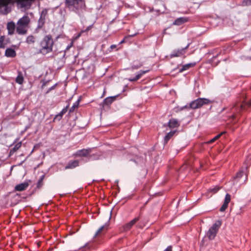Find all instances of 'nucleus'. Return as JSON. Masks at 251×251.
<instances>
[{
    "label": "nucleus",
    "mask_w": 251,
    "mask_h": 251,
    "mask_svg": "<svg viewBox=\"0 0 251 251\" xmlns=\"http://www.w3.org/2000/svg\"><path fill=\"white\" fill-rule=\"evenodd\" d=\"M240 108L242 109H245V107L244 106H243V104H242L241 106H240Z\"/></svg>",
    "instance_id": "45"
},
{
    "label": "nucleus",
    "mask_w": 251,
    "mask_h": 251,
    "mask_svg": "<svg viewBox=\"0 0 251 251\" xmlns=\"http://www.w3.org/2000/svg\"><path fill=\"white\" fill-rule=\"evenodd\" d=\"M34 37L32 36H29L27 38L26 42L28 44L33 43L34 42Z\"/></svg>",
    "instance_id": "28"
},
{
    "label": "nucleus",
    "mask_w": 251,
    "mask_h": 251,
    "mask_svg": "<svg viewBox=\"0 0 251 251\" xmlns=\"http://www.w3.org/2000/svg\"><path fill=\"white\" fill-rule=\"evenodd\" d=\"M54 87V86H53V87H51V88L49 89V90H51L52 89H53V88Z\"/></svg>",
    "instance_id": "50"
},
{
    "label": "nucleus",
    "mask_w": 251,
    "mask_h": 251,
    "mask_svg": "<svg viewBox=\"0 0 251 251\" xmlns=\"http://www.w3.org/2000/svg\"><path fill=\"white\" fill-rule=\"evenodd\" d=\"M29 21V17L27 16H25L18 21L17 25L26 27Z\"/></svg>",
    "instance_id": "6"
},
{
    "label": "nucleus",
    "mask_w": 251,
    "mask_h": 251,
    "mask_svg": "<svg viewBox=\"0 0 251 251\" xmlns=\"http://www.w3.org/2000/svg\"><path fill=\"white\" fill-rule=\"evenodd\" d=\"M136 34V33H134L133 35H128V36L125 37V38L120 43L123 44V43H125V41L126 39H127L129 37H133V36H135Z\"/></svg>",
    "instance_id": "29"
},
{
    "label": "nucleus",
    "mask_w": 251,
    "mask_h": 251,
    "mask_svg": "<svg viewBox=\"0 0 251 251\" xmlns=\"http://www.w3.org/2000/svg\"><path fill=\"white\" fill-rule=\"evenodd\" d=\"M4 37L3 36H1L0 38V48H4L3 45V42L4 41Z\"/></svg>",
    "instance_id": "32"
},
{
    "label": "nucleus",
    "mask_w": 251,
    "mask_h": 251,
    "mask_svg": "<svg viewBox=\"0 0 251 251\" xmlns=\"http://www.w3.org/2000/svg\"><path fill=\"white\" fill-rule=\"evenodd\" d=\"M196 65L195 63H189L186 65H184L182 66V68L179 70V72H182L184 70H186L188 69L189 68L193 67Z\"/></svg>",
    "instance_id": "16"
},
{
    "label": "nucleus",
    "mask_w": 251,
    "mask_h": 251,
    "mask_svg": "<svg viewBox=\"0 0 251 251\" xmlns=\"http://www.w3.org/2000/svg\"><path fill=\"white\" fill-rule=\"evenodd\" d=\"M211 102V101L205 98H199L193 101L189 104V108L196 109L201 107L204 104H207Z\"/></svg>",
    "instance_id": "3"
},
{
    "label": "nucleus",
    "mask_w": 251,
    "mask_h": 251,
    "mask_svg": "<svg viewBox=\"0 0 251 251\" xmlns=\"http://www.w3.org/2000/svg\"><path fill=\"white\" fill-rule=\"evenodd\" d=\"M216 140V139L215 138V137H214V138H213L212 139H211V140H210L209 141H208L207 142L208 144H210V143H212L214 142H215Z\"/></svg>",
    "instance_id": "39"
},
{
    "label": "nucleus",
    "mask_w": 251,
    "mask_h": 251,
    "mask_svg": "<svg viewBox=\"0 0 251 251\" xmlns=\"http://www.w3.org/2000/svg\"><path fill=\"white\" fill-rule=\"evenodd\" d=\"M221 187L216 186L214 188L209 190L210 192H212L214 193H217L220 189H221Z\"/></svg>",
    "instance_id": "27"
},
{
    "label": "nucleus",
    "mask_w": 251,
    "mask_h": 251,
    "mask_svg": "<svg viewBox=\"0 0 251 251\" xmlns=\"http://www.w3.org/2000/svg\"><path fill=\"white\" fill-rule=\"evenodd\" d=\"M245 176H246V177H245V181H246L248 180V172H246V173L245 174Z\"/></svg>",
    "instance_id": "42"
},
{
    "label": "nucleus",
    "mask_w": 251,
    "mask_h": 251,
    "mask_svg": "<svg viewBox=\"0 0 251 251\" xmlns=\"http://www.w3.org/2000/svg\"><path fill=\"white\" fill-rule=\"evenodd\" d=\"M164 251H172V246H170Z\"/></svg>",
    "instance_id": "36"
},
{
    "label": "nucleus",
    "mask_w": 251,
    "mask_h": 251,
    "mask_svg": "<svg viewBox=\"0 0 251 251\" xmlns=\"http://www.w3.org/2000/svg\"><path fill=\"white\" fill-rule=\"evenodd\" d=\"M139 220L138 218H135L130 222L125 224L123 226V227L124 231H127L130 229L133 225Z\"/></svg>",
    "instance_id": "7"
},
{
    "label": "nucleus",
    "mask_w": 251,
    "mask_h": 251,
    "mask_svg": "<svg viewBox=\"0 0 251 251\" xmlns=\"http://www.w3.org/2000/svg\"><path fill=\"white\" fill-rule=\"evenodd\" d=\"M187 19L184 17H181L177 18L175 21L174 22V25H179L181 24L186 22L187 21Z\"/></svg>",
    "instance_id": "10"
},
{
    "label": "nucleus",
    "mask_w": 251,
    "mask_h": 251,
    "mask_svg": "<svg viewBox=\"0 0 251 251\" xmlns=\"http://www.w3.org/2000/svg\"><path fill=\"white\" fill-rule=\"evenodd\" d=\"M231 200V196L229 194H226L225 197L224 203L220 209L221 212H224L228 206V204Z\"/></svg>",
    "instance_id": "5"
},
{
    "label": "nucleus",
    "mask_w": 251,
    "mask_h": 251,
    "mask_svg": "<svg viewBox=\"0 0 251 251\" xmlns=\"http://www.w3.org/2000/svg\"><path fill=\"white\" fill-rule=\"evenodd\" d=\"M91 28H92V26L91 25L87 27V28L85 30H82L81 32H87L88 30H89Z\"/></svg>",
    "instance_id": "37"
},
{
    "label": "nucleus",
    "mask_w": 251,
    "mask_h": 251,
    "mask_svg": "<svg viewBox=\"0 0 251 251\" xmlns=\"http://www.w3.org/2000/svg\"><path fill=\"white\" fill-rule=\"evenodd\" d=\"M178 122L176 120L173 119L170 121L168 126L170 128H174L177 126Z\"/></svg>",
    "instance_id": "17"
},
{
    "label": "nucleus",
    "mask_w": 251,
    "mask_h": 251,
    "mask_svg": "<svg viewBox=\"0 0 251 251\" xmlns=\"http://www.w3.org/2000/svg\"><path fill=\"white\" fill-rule=\"evenodd\" d=\"M5 55L7 57H13L16 56L15 51L12 49H7L5 50Z\"/></svg>",
    "instance_id": "12"
},
{
    "label": "nucleus",
    "mask_w": 251,
    "mask_h": 251,
    "mask_svg": "<svg viewBox=\"0 0 251 251\" xmlns=\"http://www.w3.org/2000/svg\"><path fill=\"white\" fill-rule=\"evenodd\" d=\"M243 3L245 5L251 4V0H244Z\"/></svg>",
    "instance_id": "33"
},
{
    "label": "nucleus",
    "mask_w": 251,
    "mask_h": 251,
    "mask_svg": "<svg viewBox=\"0 0 251 251\" xmlns=\"http://www.w3.org/2000/svg\"><path fill=\"white\" fill-rule=\"evenodd\" d=\"M24 80V77L21 72H19V75L16 78V81L17 83L21 84L23 83Z\"/></svg>",
    "instance_id": "22"
},
{
    "label": "nucleus",
    "mask_w": 251,
    "mask_h": 251,
    "mask_svg": "<svg viewBox=\"0 0 251 251\" xmlns=\"http://www.w3.org/2000/svg\"><path fill=\"white\" fill-rule=\"evenodd\" d=\"M226 133V131H223V132H221L220 134H219L218 135H217L216 136H215V137L216 139V140H218L222 135H223L224 134H225Z\"/></svg>",
    "instance_id": "35"
},
{
    "label": "nucleus",
    "mask_w": 251,
    "mask_h": 251,
    "mask_svg": "<svg viewBox=\"0 0 251 251\" xmlns=\"http://www.w3.org/2000/svg\"><path fill=\"white\" fill-rule=\"evenodd\" d=\"M105 226H102L98 230L96 233L94 237H97V236L102 234L104 231Z\"/></svg>",
    "instance_id": "24"
},
{
    "label": "nucleus",
    "mask_w": 251,
    "mask_h": 251,
    "mask_svg": "<svg viewBox=\"0 0 251 251\" xmlns=\"http://www.w3.org/2000/svg\"><path fill=\"white\" fill-rule=\"evenodd\" d=\"M116 47V45H112V46H111V48L112 49H114V48H115Z\"/></svg>",
    "instance_id": "44"
},
{
    "label": "nucleus",
    "mask_w": 251,
    "mask_h": 251,
    "mask_svg": "<svg viewBox=\"0 0 251 251\" xmlns=\"http://www.w3.org/2000/svg\"><path fill=\"white\" fill-rule=\"evenodd\" d=\"M117 96H118L110 97L106 98L102 103L103 108H104L105 106H108L109 104H110L114 100H116Z\"/></svg>",
    "instance_id": "9"
},
{
    "label": "nucleus",
    "mask_w": 251,
    "mask_h": 251,
    "mask_svg": "<svg viewBox=\"0 0 251 251\" xmlns=\"http://www.w3.org/2000/svg\"><path fill=\"white\" fill-rule=\"evenodd\" d=\"M91 152V149H83L82 150L78 151H77L75 154V156H83V157H90L91 155L90 154V153Z\"/></svg>",
    "instance_id": "4"
},
{
    "label": "nucleus",
    "mask_w": 251,
    "mask_h": 251,
    "mask_svg": "<svg viewBox=\"0 0 251 251\" xmlns=\"http://www.w3.org/2000/svg\"><path fill=\"white\" fill-rule=\"evenodd\" d=\"M78 165V161L77 160H75L73 161L72 163L69 164L66 167V168H73L77 166Z\"/></svg>",
    "instance_id": "20"
},
{
    "label": "nucleus",
    "mask_w": 251,
    "mask_h": 251,
    "mask_svg": "<svg viewBox=\"0 0 251 251\" xmlns=\"http://www.w3.org/2000/svg\"><path fill=\"white\" fill-rule=\"evenodd\" d=\"M44 177H45V175H43L41 177L40 179L39 180V181L37 184V187L38 188H41L42 187V186L43 185V181Z\"/></svg>",
    "instance_id": "25"
},
{
    "label": "nucleus",
    "mask_w": 251,
    "mask_h": 251,
    "mask_svg": "<svg viewBox=\"0 0 251 251\" xmlns=\"http://www.w3.org/2000/svg\"><path fill=\"white\" fill-rule=\"evenodd\" d=\"M243 173H244V171L243 170H240L239 172H238L236 175L233 177V179L234 180L237 179V178H241L242 177V176H243Z\"/></svg>",
    "instance_id": "23"
},
{
    "label": "nucleus",
    "mask_w": 251,
    "mask_h": 251,
    "mask_svg": "<svg viewBox=\"0 0 251 251\" xmlns=\"http://www.w3.org/2000/svg\"><path fill=\"white\" fill-rule=\"evenodd\" d=\"M221 221H217L207 231L206 236L209 239L212 240L216 236V234L221 225Z\"/></svg>",
    "instance_id": "2"
},
{
    "label": "nucleus",
    "mask_w": 251,
    "mask_h": 251,
    "mask_svg": "<svg viewBox=\"0 0 251 251\" xmlns=\"http://www.w3.org/2000/svg\"><path fill=\"white\" fill-rule=\"evenodd\" d=\"M63 114H62V112H61L59 114L55 116V117L54 118V121L57 119H58V120H60Z\"/></svg>",
    "instance_id": "30"
},
{
    "label": "nucleus",
    "mask_w": 251,
    "mask_h": 251,
    "mask_svg": "<svg viewBox=\"0 0 251 251\" xmlns=\"http://www.w3.org/2000/svg\"><path fill=\"white\" fill-rule=\"evenodd\" d=\"M53 41L50 36L48 35L45 37L44 40L41 43V49L40 52L45 54L52 50V47Z\"/></svg>",
    "instance_id": "1"
},
{
    "label": "nucleus",
    "mask_w": 251,
    "mask_h": 251,
    "mask_svg": "<svg viewBox=\"0 0 251 251\" xmlns=\"http://www.w3.org/2000/svg\"><path fill=\"white\" fill-rule=\"evenodd\" d=\"M11 2V0H0V7L6 6Z\"/></svg>",
    "instance_id": "19"
},
{
    "label": "nucleus",
    "mask_w": 251,
    "mask_h": 251,
    "mask_svg": "<svg viewBox=\"0 0 251 251\" xmlns=\"http://www.w3.org/2000/svg\"><path fill=\"white\" fill-rule=\"evenodd\" d=\"M25 27L17 25L16 31L20 34H25L26 32V30L25 29Z\"/></svg>",
    "instance_id": "15"
},
{
    "label": "nucleus",
    "mask_w": 251,
    "mask_h": 251,
    "mask_svg": "<svg viewBox=\"0 0 251 251\" xmlns=\"http://www.w3.org/2000/svg\"><path fill=\"white\" fill-rule=\"evenodd\" d=\"M216 140V139L215 138V137H214V138H213L212 139H211V140H210L209 141H208L207 142L208 144H210V143H212L214 142H215Z\"/></svg>",
    "instance_id": "38"
},
{
    "label": "nucleus",
    "mask_w": 251,
    "mask_h": 251,
    "mask_svg": "<svg viewBox=\"0 0 251 251\" xmlns=\"http://www.w3.org/2000/svg\"><path fill=\"white\" fill-rule=\"evenodd\" d=\"M73 98H74V97H72L71 99H70L68 100V102H69Z\"/></svg>",
    "instance_id": "46"
},
{
    "label": "nucleus",
    "mask_w": 251,
    "mask_h": 251,
    "mask_svg": "<svg viewBox=\"0 0 251 251\" xmlns=\"http://www.w3.org/2000/svg\"><path fill=\"white\" fill-rule=\"evenodd\" d=\"M141 66H142V64H140L139 65H138V66H133L132 67V68L133 69H137V68H139V67H141Z\"/></svg>",
    "instance_id": "40"
},
{
    "label": "nucleus",
    "mask_w": 251,
    "mask_h": 251,
    "mask_svg": "<svg viewBox=\"0 0 251 251\" xmlns=\"http://www.w3.org/2000/svg\"><path fill=\"white\" fill-rule=\"evenodd\" d=\"M235 116L234 115H232V116L231 117V118H232V119L235 118Z\"/></svg>",
    "instance_id": "48"
},
{
    "label": "nucleus",
    "mask_w": 251,
    "mask_h": 251,
    "mask_svg": "<svg viewBox=\"0 0 251 251\" xmlns=\"http://www.w3.org/2000/svg\"><path fill=\"white\" fill-rule=\"evenodd\" d=\"M148 72V71H143V72H142V73H141V74H139L135 76V77L134 78H133V79H129V80H130V81H136V80H138V79H139V78L141 77V76H142V75L143 74H145V73H147V72Z\"/></svg>",
    "instance_id": "26"
},
{
    "label": "nucleus",
    "mask_w": 251,
    "mask_h": 251,
    "mask_svg": "<svg viewBox=\"0 0 251 251\" xmlns=\"http://www.w3.org/2000/svg\"><path fill=\"white\" fill-rule=\"evenodd\" d=\"M245 104L247 105H248L249 106H251V101L248 102H246Z\"/></svg>",
    "instance_id": "41"
},
{
    "label": "nucleus",
    "mask_w": 251,
    "mask_h": 251,
    "mask_svg": "<svg viewBox=\"0 0 251 251\" xmlns=\"http://www.w3.org/2000/svg\"><path fill=\"white\" fill-rule=\"evenodd\" d=\"M63 114H62V112H61L59 114L55 116V117L54 118V121L57 119H58V120H60Z\"/></svg>",
    "instance_id": "31"
},
{
    "label": "nucleus",
    "mask_w": 251,
    "mask_h": 251,
    "mask_svg": "<svg viewBox=\"0 0 251 251\" xmlns=\"http://www.w3.org/2000/svg\"><path fill=\"white\" fill-rule=\"evenodd\" d=\"M82 32H81V31L77 35V36L76 37V38H77L78 37H79L80 36V35L82 33Z\"/></svg>",
    "instance_id": "43"
},
{
    "label": "nucleus",
    "mask_w": 251,
    "mask_h": 251,
    "mask_svg": "<svg viewBox=\"0 0 251 251\" xmlns=\"http://www.w3.org/2000/svg\"><path fill=\"white\" fill-rule=\"evenodd\" d=\"M249 166H250L249 165H247V166H246V170H248V168H249Z\"/></svg>",
    "instance_id": "49"
},
{
    "label": "nucleus",
    "mask_w": 251,
    "mask_h": 251,
    "mask_svg": "<svg viewBox=\"0 0 251 251\" xmlns=\"http://www.w3.org/2000/svg\"><path fill=\"white\" fill-rule=\"evenodd\" d=\"M7 29L8 30V33L12 34L15 28V24L13 22H10L7 24Z\"/></svg>",
    "instance_id": "11"
},
{
    "label": "nucleus",
    "mask_w": 251,
    "mask_h": 251,
    "mask_svg": "<svg viewBox=\"0 0 251 251\" xmlns=\"http://www.w3.org/2000/svg\"><path fill=\"white\" fill-rule=\"evenodd\" d=\"M80 101V98H79L77 100L74 104V105L72 106V107L69 109L70 113L73 112L75 108H77Z\"/></svg>",
    "instance_id": "18"
},
{
    "label": "nucleus",
    "mask_w": 251,
    "mask_h": 251,
    "mask_svg": "<svg viewBox=\"0 0 251 251\" xmlns=\"http://www.w3.org/2000/svg\"><path fill=\"white\" fill-rule=\"evenodd\" d=\"M250 58L251 59V57H250Z\"/></svg>",
    "instance_id": "52"
},
{
    "label": "nucleus",
    "mask_w": 251,
    "mask_h": 251,
    "mask_svg": "<svg viewBox=\"0 0 251 251\" xmlns=\"http://www.w3.org/2000/svg\"><path fill=\"white\" fill-rule=\"evenodd\" d=\"M69 107V104L66 106L65 108H64L61 111L62 114H65L68 110V108Z\"/></svg>",
    "instance_id": "34"
},
{
    "label": "nucleus",
    "mask_w": 251,
    "mask_h": 251,
    "mask_svg": "<svg viewBox=\"0 0 251 251\" xmlns=\"http://www.w3.org/2000/svg\"><path fill=\"white\" fill-rule=\"evenodd\" d=\"M189 46V44H188V45L184 49H182V50H178L177 52L176 53H174V54H172L171 55V57H177V56H179L180 55H182L183 54V51L185 50V49H187L188 47Z\"/></svg>",
    "instance_id": "13"
},
{
    "label": "nucleus",
    "mask_w": 251,
    "mask_h": 251,
    "mask_svg": "<svg viewBox=\"0 0 251 251\" xmlns=\"http://www.w3.org/2000/svg\"><path fill=\"white\" fill-rule=\"evenodd\" d=\"M111 213H112V211H110V216H109V219H110L111 218Z\"/></svg>",
    "instance_id": "47"
},
{
    "label": "nucleus",
    "mask_w": 251,
    "mask_h": 251,
    "mask_svg": "<svg viewBox=\"0 0 251 251\" xmlns=\"http://www.w3.org/2000/svg\"><path fill=\"white\" fill-rule=\"evenodd\" d=\"M22 143L21 142H19L17 143L14 147L9 152V156H10L12 155V154L16 152L21 147Z\"/></svg>",
    "instance_id": "14"
},
{
    "label": "nucleus",
    "mask_w": 251,
    "mask_h": 251,
    "mask_svg": "<svg viewBox=\"0 0 251 251\" xmlns=\"http://www.w3.org/2000/svg\"><path fill=\"white\" fill-rule=\"evenodd\" d=\"M236 104L235 103L234 105V107H236Z\"/></svg>",
    "instance_id": "51"
},
{
    "label": "nucleus",
    "mask_w": 251,
    "mask_h": 251,
    "mask_svg": "<svg viewBox=\"0 0 251 251\" xmlns=\"http://www.w3.org/2000/svg\"><path fill=\"white\" fill-rule=\"evenodd\" d=\"M175 131H171L168 133L164 138L165 143H166L174 135Z\"/></svg>",
    "instance_id": "21"
},
{
    "label": "nucleus",
    "mask_w": 251,
    "mask_h": 251,
    "mask_svg": "<svg viewBox=\"0 0 251 251\" xmlns=\"http://www.w3.org/2000/svg\"><path fill=\"white\" fill-rule=\"evenodd\" d=\"M28 185L29 184L27 182H25L24 183L17 185L15 187V190L17 191H23L25 190Z\"/></svg>",
    "instance_id": "8"
}]
</instances>
